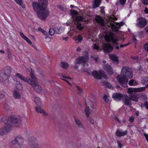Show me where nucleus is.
<instances>
[{
	"label": "nucleus",
	"mask_w": 148,
	"mask_h": 148,
	"mask_svg": "<svg viewBox=\"0 0 148 148\" xmlns=\"http://www.w3.org/2000/svg\"><path fill=\"white\" fill-rule=\"evenodd\" d=\"M6 122V124L10 125L11 127L12 124L13 126L17 127L19 126L21 123V119L19 117H16V116H12L10 117H6L5 119Z\"/></svg>",
	"instance_id": "obj_3"
},
{
	"label": "nucleus",
	"mask_w": 148,
	"mask_h": 148,
	"mask_svg": "<svg viewBox=\"0 0 148 148\" xmlns=\"http://www.w3.org/2000/svg\"><path fill=\"white\" fill-rule=\"evenodd\" d=\"M129 97H130L131 101L137 102L138 100V95L135 93L130 94Z\"/></svg>",
	"instance_id": "obj_21"
},
{
	"label": "nucleus",
	"mask_w": 148,
	"mask_h": 148,
	"mask_svg": "<svg viewBox=\"0 0 148 148\" xmlns=\"http://www.w3.org/2000/svg\"><path fill=\"white\" fill-rule=\"evenodd\" d=\"M127 130H125L124 132H121L117 130L116 132V134L118 137H121L126 135L127 134Z\"/></svg>",
	"instance_id": "obj_25"
},
{
	"label": "nucleus",
	"mask_w": 148,
	"mask_h": 148,
	"mask_svg": "<svg viewBox=\"0 0 148 148\" xmlns=\"http://www.w3.org/2000/svg\"><path fill=\"white\" fill-rule=\"evenodd\" d=\"M59 8L62 11H65L66 10V9L61 5H60Z\"/></svg>",
	"instance_id": "obj_52"
},
{
	"label": "nucleus",
	"mask_w": 148,
	"mask_h": 148,
	"mask_svg": "<svg viewBox=\"0 0 148 148\" xmlns=\"http://www.w3.org/2000/svg\"><path fill=\"white\" fill-rule=\"evenodd\" d=\"M86 107H89L90 106L93 110V104L91 100H87L86 102Z\"/></svg>",
	"instance_id": "obj_29"
},
{
	"label": "nucleus",
	"mask_w": 148,
	"mask_h": 148,
	"mask_svg": "<svg viewBox=\"0 0 148 148\" xmlns=\"http://www.w3.org/2000/svg\"><path fill=\"white\" fill-rule=\"evenodd\" d=\"M136 84V81L133 79L130 80L129 82V84L130 86H135Z\"/></svg>",
	"instance_id": "obj_37"
},
{
	"label": "nucleus",
	"mask_w": 148,
	"mask_h": 148,
	"mask_svg": "<svg viewBox=\"0 0 148 148\" xmlns=\"http://www.w3.org/2000/svg\"><path fill=\"white\" fill-rule=\"evenodd\" d=\"M84 72H87V73H88L89 74H90V70L88 69H84Z\"/></svg>",
	"instance_id": "obj_53"
},
{
	"label": "nucleus",
	"mask_w": 148,
	"mask_h": 148,
	"mask_svg": "<svg viewBox=\"0 0 148 148\" xmlns=\"http://www.w3.org/2000/svg\"><path fill=\"white\" fill-rule=\"evenodd\" d=\"M75 40L76 41L78 40V42H81L83 38L82 36H77L74 38Z\"/></svg>",
	"instance_id": "obj_34"
},
{
	"label": "nucleus",
	"mask_w": 148,
	"mask_h": 148,
	"mask_svg": "<svg viewBox=\"0 0 148 148\" xmlns=\"http://www.w3.org/2000/svg\"><path fill=\"white\" fill-rule=\"evenodd\" d=\"M36 107L35 109L36 112L38 113L42 114L43 112V110H42L40 107V106H38Z\"/></svg>",
	"instance_id": "obj_31"
},
{
	"label": "nucleus",
	"mask_w": 148,
	"mask_h": 148,
	"mask_svg": "<svg viewBox=\"0 0 148 148\" xmlns=\"http://www.w3.org/2000/svg\"><path fill=\"white\" fill-rule=\"evenodd\" d=\"M73 67L74 68L76 69H77L78 68V66L77 65V64H76Z\"/></svg>",
	"instance_id": "obj_62"
},
{
	"label": "nucleus",
	"mask_w": 148,
	"mask_h": 148,
	"mask_svg": "<svg viewBox=\"0 0 148 148\" xmlns=\"http://www.w3.org/2000/svg\"><path fill=\"white\" fill-rule=\"evenodd\" d=\"M56 34H60L62 32V29H60V28H56Z\"/></svg>",
	"instance_id": "obj_41"
},
{
	"label": "nucleus",
	"mask_w": 148,
	"mask_h": 148,
	"mask_svg": "<svg viewBox=\"0 0 148 148\" xmlns=\"http://www.w3.org/2000/svg\"><path fill=\"white\" fill-rule=\"evenodd\" d=\"M144 48L145 50L148 52V42H146L144 45Z\"/></svg>",
	"instance_id": "obj_44"
},
{
	"label": "nucleus",
	"mask_w": 148,
	"mask_h": 148,
	"mask_svg": "<svg viewBox=\"0 0 148 148\" xmlns=\"http://www.w3.org/2000/svg\"><path fill=\"white\" fill-rule=\"evenodd\" d=\"M133 75L131 69L127 66H124L121 69V74L117 75V80L123 86L126 87L127 86L128 81L127 79L132 78Z\"/></svg>",
	"instance_id": "obj_2"
},
{
	"label": "nucleus",
	"mask_w": 148,
	"mask_h": 148,
	"mask_svg": "<svg viewBox=\"0 0 148 148\" xmlns=\"http://www.w3.org/2000/svg\"><path fill=\"white\" fill-rule=\"evenodd\" d=\"M124 24V23L123 22L120 23L119 24L118 23H116L114 21L110 22L108 23V27H111L112 30L115 32H118L119 31V28L120 27Z\"/></svg>",
	"instance_id": "obj_6"
},
{
	"label": "nucleus",
	"mask_w": 148,
	"mask_h": 148,
	"mask_svg": "<svg viewBox=\"0 0 148 148\" xmlns=\"http://www.w3.org/2000/svg\"><path fill=\"white\" fill-rule=\"evenodd\" d=\"M113 49V46L109 43L104 44L103 46V49L105 53H109L111 52Z\"/></svg>",
	"instance_id": "obj_10"
},
{
	"label": "nucleus",
	"mask_w": 148,
	"mask_h": 148,
	"mask_svg": "<svg viewBox=\"0 0 148 148\" xmlns=\"http://www.w3.org/2000/svg\"><path fill=\"white\" fill-rule=\"evenodd\" d=\"M146 14L148 13V9L147 8H146L144 10Z\"/></svg>",
	"instance_id": "obj_59"
},
{
	"label": "nucleus",
	"mask_w": 148,
	"mask_h": 148,
	"mask_svg": "<svg viewBox=\"0 0 148 148\" xmlns=\"http://www.w3.org/2000/svg\"><path fill=\"white\" fill-rule=\"evenodd\" d=\"M103 99H104L105 101H106V102H107L108 101V98L107 96L106 95H104L103 97Z\"/></svg>",
	"instance_id": "obj_47"
},
{
	"label": "nucleus",
	"mask_w": 148,
	"mask_h": 148,
	"mask_svg": "<svg viewBox=\"0 0 148 148\" xmlns=\"http://www.w3.org/2000/svg\"><path fill=\"white\" fill-rule=\"evenodd\" d=\"M32 87L37 92H41L42 88L41 86L38 84V83H36L34 84L31 83V84Z\"/></svg>",
	"instance_id": "obj_15"
},
{
	"label": "nucleus",
	"mask_w": 148,
	"mask_h": 148,
	"mask_svg": "<svg viewBox=\"0 0 148 148\" xmlns=\"http://www.w3.org/2000/svg\"><path fill=\"white\" fill-rule=\"evenodd\" d=\"M91 109H90L89 107H86L85 108L84 111L87 117H88L89 116L90 113L92 112L93 110L92 109V108H91Z\"/></svg>",
	"instance_id": "obj_27"
},
{
	"label": "nucleus",
	"mask_w": 148,
	"mask_h": 148,
	"mask_svg": "<svg viewBox=\"0 0 148 148\" xmlns=\"http://www.w3.org/2000/svg\"><path fill=\"white\" fill-rule=\"evenodd\" d=\"M18 4L21 5L22 3V0H14Z\"/></svg>",
	"instance_id": "obj_49"
},
{
	"label": "nucleus",
	"mask_w": 148,
	"mask_h": 148,
	"mask_svg": "<svg viewBox=\"0 0 148 148\" xmlns=\"http://www.w3.org/2000/svg\"><path fill=\"white\" fill-rule=\"evenodd\" d=\"M70 12H71V14L72 15H75L76 14H78V12L74 10H70Z\"/></svg>",
	"instance_id": "obj_42"
},
{
	"label": "nucleus",
	"mask_w": 148,
	"mask_h": 148,
	"mask_svg": "<svg viewBox=\"0 0 148 148\" xmlns=\"http://www.w3.org/2000/svg\"><path fill=\"white\" fill-rule=\"evenodd\" d=\"M112 97L115 100L119 101L123 97V95L121 93H115L113 94Z\"/></svg>",
	"instance_id": "obj_18"
},
{
	"label": "nucleus",
	"mask_w": 148,
	"mask_h": 148,
	"mask_svg": "<svg viewBox=\"0 0 148 148\" xmlns=\"http://www.w3.org/2000/svg\"><path fill=\"white\" fill-rule=\"evenodd\" d=\"M93 21L98 23L101 26H103L105 25V23L103 18L100 16H96L95 17Z\"/></svg>",
	"instance_id": "obj_11"
},
{
	"label": "nucleus",
	"mask_w": 148,
	"mask_h": 148,
	"mask_svg": "<svg viewBox=\"0 0 148 148\" xmlns=\"http://www.w3.org/2000/svg\"><path fill=\"white\" fill-rule=\"evenodd\" d=\"M117 142L118 145V147L119 148H121L122 147V145L119 140H117Z\"/></svg>",
	"instance_id": "obj_50"
},
{
	"label": "nucleus",
	"mask_w": 148,
	"mask_h": 148,
	"mask_svg": "<svg viewBox=\"0 0 148 148\" xmlns=\"http://www.w3.org/2000/svg\"><path fill=\"white\" fill-rule=\"evenodd\" d=\"M8 77V75H7L5 73H3L1 71L0 73V81L3 82L7 79Z\"/></svg>",
	"instance_id": "obj_20"
},
{
	"label": "nucleus",
	"mask_w": 148,
	"mask_h": 148,
	"mask_svg": "<svg viewBox=\"0 0 148 148\" xmlns=\"http://www.w3.org/2000/svg\"><path fill=\"white\" fill-rule=\"evenodd\" d=\"M13 95L15 99H19L21 97L20 93L17 91H14Z\"/></svg>",
	"instance_id": "obj_30"
},
{
	"label": "nucleus",
	"mask_w": 148,
	"mask_h": 148,
	"mask_svg": "<svg viewBox=\"0 0 148 148\" xmlns=\"http://www.w3.org/2000/svg\"><path fill=\"white\" fill-rule=\"evenodd\" d=\"M141 82L144 84H146L148 83V77H146L143 79L141 80Z\"/></svg>",
	"instance_id": "obj_38"
},
{
	"label": "nucleus",
	"mask_w": 148,
	"mask_h": 148,
	"mask_svg": "<svg viewBox=\"0 0 148 148\" xmlns=\"http://www.w3.org/2000/svg\"><path fill=\"white\" fill-rule=\"evenodd\" d=\"M141 1L144 5H148V0H141Z\"/></svg>",
	"instance_id": "obj_48"
},
{
	"label": "nucleus",
	"mask_w": 148,
	"mask_h": 148,
	"mask_svg": "<svg viewBox=\"0 0 148 148\" xmlns=\"http://www.w3.org/2000/svg\"><path fill=\"white\" fill-rule=\"evenodd\" d=\"M55 30L53 28H51L49 31V34L51 36H53L54 35L55 33Z\"/></svg>",
	"instance_id": "obj_39"
},
{
	"label": "nucleus",
	"mask_w": 148,
	"mask_h": 148,
	"mask_svg": "<svg viewBox=\"0 0 148 148\" xmlns=\"http://www.w3.org/2000/svg\"><path fill=\"white\" fill-rule=\"evenodd\" d=\"M48 4V0H38V3L34 2L32 6L37 16L42 21H45L49 16V12L46 10Z\"/></svg>",
	"instance_id": "obj_1"
},
{
	"label": "nucleus",
	"mask_w": 148,
	"mask_h": 148,
	"mask_svg": "<svg viewBox=\"0 0 148 148\" xmlns=\"http://www.w3.org/2000/svg\"><path fill=\"white\" fill-rule=\"evenodd\" d=\"M103 83L104 86H105L106 87L109 88H112V86L110 83L107 82H103Z\"/></svg>",
	"instance_id": "obj_32"
},
{
	"label": "nucleus",
	"mask_w": 148,
	"mask_h": 148,
	"mask_svg": "<svg viewBox=\"0 0 148 148\" xmlns=\"http://www.w3.org/2000/svg\"><path fill=\"white\" fill-rule=\"evenodd\" d=\"M103 68L108 74L111 75L114 73L112 67L108 64H105L103 66Z\"/></svg>",
	"instance_id": "obj_13"
},
{
	"label": "nucleus",
	"mask_w": 148,
	"mask_h": 148,
	"mask_svg": "<svg viewBox=\"0 0 148 148\" xmlns=\"http://www.w3.org/2000/svg\"><path fill=\"white\" fill-rule=\"evenodd\" d=\"M133 40L135 42H137V40L135 38V37L134 36L133 37Z\"/></svg>",
	"instance_id": "obj_60"
},
{
	"label": "nucleus",
	"mask_w": 148,
	"mask_h": 148,
	"mask_svg": "<svg viewBox=\"0 0 148 148\" xmlns=\"http://www.w3.org/2000/svg\"><path fill=\"white\" fill-rule=\"evenodd\" d=\"M84 19L83 17L79 16H77L75 18V21L76 22H79L80 21H82Z\"/></svg>",
	"instance_id": "obj_36"
},
{
	"label": "nucleus",
	"mask_w": 148,
	"mask_h": 148,
	"mask_svg": "<svg viewBox=\"0 0 148 148\" xmlns=\"http://www.w3.org/2000/svg\"><path fill=\"white\" fill-rule=\"evenodd\" d=\"M132 58L134 60H137L138 59V57L133 56L132 57Z\"/></svg>",
	"instance_id": "obj_61"
},
{
	"label": "nucleus",
	"mask_w": 148,
	"mask_h": 148,
	"mask_svg": "<svg viewBox=\"0 0 148 148\" xmlns=\"http://www.w3.org/2000/svg\"><path fill=\"white\" fill-rule=\"evenodd\" d=\"M32 45L34 49H36V50H37V47L34 44H32Z\"/></svg>",
	"instance_id": "obj_63"
},
{
	"label": "nucleus",
	"mask_w": 148,
	"mask_h": 148,
	"mask_svg": "<svg viewBox=\"0 0 148 148\" xmlns=\"http://www.w3.org/2000/svg\"><path fill=\"white\" fill-rule=\"evenodd\" d=\"M76 87H77V89L78 90V93L79 94L81 93V92L82 91V90H83L82 89V88H80L78 86H77Z\"/></svg>",
	"instance_id": "obj_45"
},
{
	"label": "nucleus",
	"mask_w": 148,
	"mask_h": 148,
	"mask_svg": "<svg viewBox=\"0 0 148 148\" xmlns=\"http://www.w3.org/2000/svg\"><path fill=\"white\" fill-rule=\"evenodd\" d=\"M145 31L147 33H148V27H146L145 28Z\"/></svg>",
	"instance_id": "obj_64"
},
{
	"label": "nucleus",
	"mask_w": 148,
	"mask_h": 148,
	"mask_svg": "<svg viewBox=\"0 0 148 148\" xmlns=\"http://www.w3.org/2000/svg\"><path fill=\"white\" fill-rule=\"evenodd\" d=\"M38 29L39 31L42 32L43 34L45 35H47V32L44 30H43L41 28L39 27L38 28Z\"/></svg>",
	"instance_id": "obj_43"
},
{
	"label": "nucleus",
	"mask_w": 148,
	"mask_h": 148,
	"mask_svg": "<svg viewBox=\"0 0 148 148\" xmlns=\"http://www.w3.org/2000/svg\"><path fill=\"white\" fill-rule=\"evenodd\" d=\"M145 105L146 107V108L148 109V102L147 101L145 102Z\"/></svg>",
	"instance_id": "obj_56"
},
{
	"label": "nucleus",
	"mask_w": 148,
	"mask_h": 148,
	"mask_svg": "<svg viewBox=\"0 0 148 148\" xmlns=\"http://www.w3.org/2000/svg\"><path fill=\"white\" fill-rule=\"evenodd\" d=\"M92 74L94 77L97 79H101L102 77L105 79H107L106 73L100 70L99 72L95 70L93 71L92 72Z\"/></svg>",
	"instance_id": "obj_4"
},
{
	"label": "nucleus",
	"mask_w": 148,
	"mask_h": 148,
	"mask_svg": "<svg viewBox=\"0 0 148 148\" xmlns=\"http://www.w3.org/2000/svg\"><path fill=\"white\" fill-rule=\"evenodd\" d=\"M3 73H5V74H9L11 71V68L10 66H7L4 68L3 70H1Z\"/></svg>",
	"instance_id": "obj_26"
},
{
	"label": "nucleus",
	"mask_w": 148,
	"mask_h": 148,
	"mask_svg": "<svg viewBox=\"0 0 148 148\" xmlns=\"http://www.w3.org/2000/svg\"><path fill=\"white\" fill-rule=\"evenodd\" d=\"M33 72L34 71H32L30 75V76L32 80L30 79V82H27V83L30 84H31V83L34 84L38 83V82L37 79L35 76Z\"/></svg>",
	"instance_id": "obj_17"
},
{
	"label": "nucleus",
	"mask_w": 148,
	"mask_h": 148,
	"mask_svg": "<svg viewBox=\"0 0 148 148\" xmlns=\"http://www.w3.org/2000/svg\"><path fill=\"white\" fill-rule=\"evenodd\" d=\"M134 118L133 117H131L129 119V121L130 122H133L134 120Z\"/></svg>",
	"instance_id": "obj_55"
},
{
	"label": "nucleus",
	"mask_w": 148,
	"mask_h": 148,
	"mask_svg": "<svg viewBox=\"0 0 148 148\" xmlns=\"http://www.w3.org/2000/svg\"><path fill=\"white\" fill-rule=\"evenodd\" d=\"M27 42L30 44H32V42L28 38L25 40Z\"/></svg>",
	"instance_id": "obj_54"
},
{
	"label": "nucleus",
	"mask_w": 148,
	"mask_h": 148,
	"mask_svg": "<svg viewBox=\"0 0 148 148\" xmlns=\"http://www.w3.org/2000/svg\"><path fill=\"white\" fill-rule=\"evenodd\" d=\"M28 142L29 148H39L37 141L35 137H30L29 138Z\"/></svg>",
	"instance_id": "obj_5"
},
{
	"label": "nucleus",
	"mask_w": 148,
	"mask_h": 148,
	"mask_svg": "<svg viewBox=\"0 0 148 148\" xmlns=\"http://www.w3.org/2000/svg\"><path fill=\"white\" fill-rule=\"evenodd\" d=\"M101 0H94L92 1L93 5L92 8L95 9L98 7L101 3Z\"/></svg>",
	"instance_id": "obj_22"
},
{
	"label": "nucleus",
	"mask_w": 148,
	"mask_h": 148,
	"mask_svg": "<svg viewBox=\"0 0 148 148\" xmlns=\"http://www.w3.org/2000/svg\"><path fill=\"white\" fill-rule=\"evenodd\" d=\"M20 34L22 38L25 40L27 38V37H26L25 35H24L23 33L20 32Z\"/></svg>",
	"instance_id": "obj_46"
},
{
	"label": "nucleus",
	"mask_w": 148,
	"mask_h": 148,
	"mask_svg": "<svg viewBox=\"0 0 148 148\" xmlns=\"http://www.w3.org/2000/svg\"><path fill=\"white\" fill-rule=\"evenodd\" d=\"M123 101L124 104L126 106H130L132 104L130 97L127 95H123Z\"/></svg>",
	"instance_id": "obj_12"
},
{
	"label": "nucleus",
	"mask_w": 148,
	"mask_h": 148,
	"mask_svg": "<svg viewBox=\"0 0 148 148\" xmlns=\"http://www.w3.org/2000/svg\"><path fill=\"white\" fill-rule=\"evenodd\" d=\"M105 38L108 42H110L113 38V34L110 32H107L105 36Z\"/></svg>",
	"instance_id": "obj_16"
},
{
	"label": "nucleus",
	"mask_w": 148,
	"mask_h": 148,
	"mask_svg": "<svg viewBox=\"0 0 148 148\" xmlns=\"http://www.w3.org/2000/svg\"><path fill=\"white\" fill-rule=\"evenodd\" d=\"M110 59L114 62L116 64H117L119 63L118 58L116 55H111L110 56Z\"/></svg>",
	"instance_id": "obj_24"
},
{
	"label": "nucleus",
	"mask_w": 148,
	"mask_h": 148,
	"mask_svg": "<svg viewBox=\"0 0 148 148\" xmlns=\"http://www.w3.org/2000/svg\"><path fill=\"white\" fill-rule=\"evenodd\" d=\"M90 123L92 124H94V120H93L92 119H90Z\"/></svg>",
	"instance_id": "obj_57"
},
{
	"label": "nucleus",
	"mask_w": 148,
	"mask_h": 148,
	"mask_svg": "<svg viewBox=\"0 0 148 148\" xmlns=\"http://www.w3.org/2000/svg\"><path fill=\"white\" fill-rule=\"evenodd\" d=\"M93 48L94 49H96L98 50L99 49V47L96 44H95L94 45L92 46Z\"/></svg>",
	"instance_id": "obj_51"
},
{
	"label": "nucleus",
	"mask_w": 148,
	"mask_h": 148,
	"mask_svg": "<svg viewBox=\"0 0 148 148\" xmlns=\"http://www.w3.org/2000/svg\"><path fill=\"white\" fill-rule=\"evenodd\" d=\"M76 28L77 29H78L79 31H81L84 28V26L82 25V24L79 23L77 22L76 23Z\"/></svg>",
	"instance_id": "obj_28"
},
{
	"label": "nucleus",
	"mask_w": 148,
	"mask_h": 148,
	"mask_svg": "<svg viewBox=\"0 0 148 148\" xmlns=\"http://www.w3.org/2000/svg\"><path fill=\"white\" fill-rule=\"evenodd\" d=\"M61 66L63 68L66 69L69 66V64L66 62H62L60 64Z\"/></svg>",
	"instance_id": "obj_35"
},
{
	"label": "nucleus",
	"mask_w": 148,
	"mask_h": 148,
	"mask_svg": "<svg viewBox=\"0 0 148 148\" xmlns=\"http://www.w3.org/2000/svg\"><path fill=\"white\" fill-rule=\"evenodd\" d=\"M75 123L78 128H82L83 130H84V128L83 126L81 121L78 119L75 118Z\"/></svg>",
	"instance_id": "obj_23"
},
{
	"label": "nucleus",
	"mask_w": 148,
	"mask_h": 148,
	"mask_svg": "<svg viewBox=\"0 0 148 148\" xmlns=\"http://www.w3.org/2000/svg\"><path fill=\"white\" fill-rule=\"evenodd\" d=\"M34 101L37 105L41 106V105L40 99L38 97L35 98Z\"/></svg>",
	"instance_id": "obj_33"
},
{
	"label": "nucleus",
	"mask_w": 148,
	"mask_h": 148,
	"mask_svg": "<svg viewBox=\"0 0 148 148\" xmlns=\"http://www.w3.org/2000/svg\"><path fill=\"white\" fill-rule=\"evenodd\" d=\"M15 76L18 78H19L21 80L27 83L29 82H30V79L28 77H26L25 78L23 75H21L19 73H16Z\"/></svg>",
	"instance_id": "obj_19"
},
{
	"label": "nucleus",
	"mask_w": 148,
	"mask_h": 148,
	"mask_svg": "<svg viewBox=\"0 0 148 148\" xmlns=\"http://www.w3.org/2000/svg\"><path fill=\"white\" fill-rule=\"evenodd\" d=\"M11 130V126L10 125L6 124L5 123L4 127L0 129V136L3 135L5 134V133L8 132Z\"/></svg>",
	"instance_id": "obj_8"
},
{
	"label": "nucleus",
	"mask_w": 148,
	"mask_h": 148,
	"mask_svg": "<svg viewBox=\"0 0 148 148\" xmlns=\"http://www.w3.org/2000/svg\"><path fill=\"white\" fill-rule=\"evenodd\" d=\"M147 21L145 18L140 17L138 19L137 25L141 28L144 27L147 24Z\"/></svg>",
	"instance_id": "obj_7"
},
{
	"label": "nucleus",
	"mask_w": 148,
	"mask_h": 148,
	"mask_svg": "<svg viewBox=\"0 0 148 148\" xmlns=\"http://www.w3.org/2000/svg\"><path fill=\"white\" fill-rule=\"evenodd\" d=\"M88 60V58H85L83 56L80 57L76 59L75 61V63L76 64H83L84 66L85 65V64L86 62Z\"/></svg>",
	"instance_id": "obj_9"
},
{
	"label": "nucleus",
	"mask_w": 148,
	"mask_h": 148,
	"mask_svg": "<svg viewBox=\"0 0 148 148\" xmlns=\"http://www.w3.org/2000/svg\"><path fill=\"white\" fill-rule=\"evenodd\" d=\"M145 90V87H142L137 88H129L128 89V92L129 93H133L134 92H140L143 91Z\"/></svg>",
	"instance_id": "obj_14"
},
{
	"label": "nucleus",
	"mask_w": 148,
	"mask_h": 148,
	"mask_svg": "<svg viewBox=\"0 0 148 148\" xmlns=\"http://www.w3.org/2000/svg\"><path fill=\"white\" fill-rule=\"evenodd\" d=\"M144 135L145 136L147 141L148 142V134H144Z\"/></svg>",
	"instance_id": "obj_58"
},
{
	"label": "nucleus",
	"mask_w": 148,
	"mask_h": 148,
	"mask_svg": "<svg viewBox=\"0 0 148 148\" xmlns=\"http://www.w3.org/2000/svg\"><path fill=\"white\" fill-rule=\"evenodd\" d=\"M126 0H119V2H117L116 3V5H118L119 3L121 5H124L126 2Z\"/></svg>",
	"instance_id": "obj_40"
}]
</instances>
